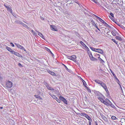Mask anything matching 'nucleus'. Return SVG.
<instances>
[{"instance_id":"f704fd0d","label":"nucleus","mask_w":125,"mask_h":125,"mask_svg":"<svg viewBox=\"0 0 125 125\" xmlns=\"http://www.w3.org/2000/svg\"><path fill=\"white\" fill-rule=\"evenodd\" d=\"M111 33L112 35L114 36H115L116 35V33L113 31H112L111 32Z\"/></svg>"},{"instance_id":"4d7b16f0","label":"nucleus","mask_w":125,"mask_h":125,"mask_svg":"<svg viewBox=\"0 0 125 125\" xmlns=\"http://www.w3.org/2000/svg\"><path fill=\"white\" fill-rule=\"evenodd\" d=\"M40 18L42 20H44V18L42 17H41Z\"/></svg>"},{"instance_id":"bf43d9fd","label":"nucleus","mask_w":125,"mask_h":125,"mask_svg":"<svg viewBox=\"0 0 125 125\" xmlns=\"http://www.w3.org/2000/svg\"><path fill=\"white\" fill-rule=\"evenodd\" d=\"M92 1H93V2H94L95 3H96V2L95 0H91Z\"/></svg>"},{"instance_id":"a211bd4d","label":"nucleus","mask_w":125,"mask_h":125,"mask_svg":"<svg viewBox=\"0 0 125 125\" xmlns=\"http://www.w3.org/2000/svg\"><path fill=\"white\" fill-rule=\"evenodd\" d=\"M94 81L96 83L99 84L100 83H101V82L102 81H101L98 80H95Z\"/></svg>"},{"instance_id":"4be33fe9","label":"nucleus","mask_w":125,"mask_h":125,"mask_svg":"<svg viewBox=\"0 0 125 125\" xmlns=\"http://www.w3.org/2000/svg\"><path fill=\"white\" fill-rule=\"evenodd\" d=\"M37 32L38 33V35L39 36H40L43 39H44V37L43 36V35L42 33H41L37 31Z\"/></svg>"},{"instance_id":"f03ea898","label":"nucleus","mask_w":125,"mask_h":125,"mask_svg":"<svg viewBox=\"0 0 125 125\" xmlns=\"http://www.w3.org/2000/svg\"><path fill=\"white\" fill-rule=\"evenodd\" d=\"M67 58L75 62V59L76 58V57L74 55H73L71 56H67Z\"/></svg>"},{"instance_id":"20e7f679","label":"nucleus","mask_w":125,"mask_h":125,"mask_svg":"<svg viewBox=\"0 0 125 125\" xmlns=\"http://www.w3.org/2000/svg\"><path fill=\"white\" fill-rule=\"evenodd\" d=\"M50 27L52 31H57L58 29L55 26L53 25H51Z\"/></svg>"},{"instance_id":"7ed1b4c3","label":"nucleus","mask_w":125,"mask_h":125,"mask_svg":"<svg viewBox=\"0 0 125 125\" xmlns=\"http://www.w3.org/2000/svg\"><path fill=\"white\" fill-rule=\"evenodd\" d=\"M59 98L60 100L62 101L65 104H67L68 103L67 101L65 98L61 96H60Z\"/></svg>"},{"instance_id":"774afa93","label":"nucleus","mask_w":125,"mask_h":125,"mask_svg":"<svg viewBox=\"0 0 125 125\" xmlns=\"http://www.w3.org/2000/svg\"><path fill=\"white\" fill-rule=\"evenodd\" d=\"M94 16L95 17H96L97 16L96 15H94Z\"/></svg>"},{"instance_id":"dca6fc26","label":"nucleus","mask_w":125,"mask_h":125,"mask_svg":"<svg viewBox=\"0 0 125 125\" xmlns=\"http://www.w3.org/2000/svg\"><path fill=\"white\" fill-rule=\"evenodd\" d=\"M85 117L89 121H92V120L91 117L86 114L85 116Z\"/></svg>"},{"instance_id":"4c0bfd02","label":"nucleus","mask_w":125,"mask_h":125,"mask_svg":"<svg viewBox=\"0 0 125 125\" xmlns=\"http://www.w3.org/2000/svg\"><path fill=\"white\" fill-rule=\"evenodd\" d=\"M52 97L55 100L56 99V98L57 97L54 95H52Z\"/></svg>"},{"instance_id":"13d9d810","label":"nucleus","mask_w":125,"mask_h":125,"mask_svg":"<svg viewBox=\"0 0 125 125\" xmlns=\"http://www.w3.org/2000/svg\"><path fill=\"white\" fill-rule=\"evenodd\" d=\"M109 32L108 31H107V32L106 33L107 34H108V35H109V32Z\"/></svg>"},{"instance_id":"2f4dec72","label":"nucleus","mask_w":125,"mask_h":125,"mask_svg":"<svg viewBox=\"0 0 125 125\" xmlns=\"http://www.w3.org/2000/svg\"><path fill=\"white\" fill-rule=\"evenodd\" d=\"M104 88L105 89V91L107 93V92H108L106 85L105 86Z\"/></svg>"},{"instance_id":"603ef678","label":"nucleus","mask_w":125,"mask_h":125,"mask_svg":"<svg viewBox=\"0 0 125 125\" xmlns=\"http://www.w3.org/2000/svg\"><path fill=\"white\" fill-rule=\"evenodd\" d=\"M46 50L48 52H49L50 51V50L48 48H46Z\"/></svg>"},{"instance_id":"a19ab883","label":"nucleus","mask_w":125,"mask_h":125,"mask_svg":"<svg viewBox=\"0 0 125 125\" xmlns=\"http://www.w3.org/2000/svg\"><path fill=\"white\" fill-rule=\"evenodd\" d=\"M86 87L87 88V89L88 91L89 92L91 93V91L90 90V89H89L87 87Z\"/></svg>"},{"instance_id":"e2e57ef3","label":"nucleus","mask_w":125,"mask_h":125,"mask_svg":"<svg viewBox=\"0 0 125 125\" xmlns=\"http://www.w3.org/2000/svg\"><path fill=\"white\" fill-rule=\"evenodd\" d=\"M49 52H50L51 54H53V53H52V52L51 51H50Z\"/></svg>"},{"instance_id":"3c124183","label":"nucleus","mask_w":125,"mask_h":125,"mask_svg":"<svg viewBox=\"0 0 125 125\" xmlns=\"http://www.w3.org/2000/svg\"><path fill=\"white\" fill-rule=\"evenodd\" d=\"M35 96L36 97V98H39L40 97L38 95H35Z\"/></svg>"},{"instance_id":"72a5a7b5","label":"nucleus","mask_w":125,"mask_h":125,"mask_svg":"<svg viewBox=\"0 0 125 125\" xmlns=\"http://www.w3.org/2000/svg\"><path fill=\"white\" fill-rule=\"evenodd\" d=\"M112 119L114 120H115L117 119L116 117L114 116H113L111 117Z\"/></svg>"},{"instance_id":"f3484780","label":"nucleus","mask_w":125,"mask_h":125,"mask_svg":"<svg viewBox=\"0 0 125 125\" xmlns=\"http://www.w3.org/2000/svg\"><path fill=\"white\" fill-rule=\"evenodd\" d=\"M102 118L105 122H108L107 119L105 116H103Z\"/></svg>"},{"instance_id":"6ab92c4d","label":"nucleus","mask_w":125,"mask_h":125,"mask_svg":"<svg viewBox=\"0 0 125 125\" xmlns=\"http://www.w3.org/2000/svg\"><path fill=\"white\" fill-rule=\"evenodd\" d=\"M99 84H100L103 88L106 86V84L102 81Z\"/></svg>"},{"instance_id":"c03bdc74","label":"nucleus","mask_w":125,"mask_h":125,"mask_svg":"<svg viewBox=\"0 0 125 125\" xmlns=\"http://www.w3.org/2000/svg\"><path fill=\"white\" fill-rule=\"evenodd\" d=\"M11 53L12 54H14L15 55V53H16V52H15V51H13L12 50V51L11 52Z\"/></svg>"},{"instance_id":"7c9ffc66","label":"nucleus","mask_w":125,"mask_h":125,"mask_svg":"<svg viewBox=\"0 0 125 125\" xmlns=\"http://www.w3.org/2000/svg\"><path fill=\"white\" fill-rule=\"evenodd\" d=\"M86 114L84 113H81L80 114V115L81 116H83L85 117Z\"/></svg>"},{"instance_id":"4468645a","label":"nucleus","mask_w":125,"mask_h":125,"mask_svg":"<svg viewBox=\"0 0 125 125\" xmlns=\"http://www.w3.org/2000/svg\"><path fill=\"white\" fill-rule=\"evenodd\" d=\"M96 52H98L101 54H103L104 53L103 51V50L102 49H96Z\"/></svg>"},{"instance_id":"338daca9","label":"nucleus","mask_w":125,"mask_h":125,"mask_svg":"<svg viewBox=\"0 0 125 125\" xmlns=\"http://www.w3.org/2000/svg\"><path fill=\"white\" fill-rule=\"evenodd\" d=\"M19 21H17V23H19V22H18Z\"/></svg>"},{"instance_id":"0eeeda50","label":"nucleus","mask_w":125,"mask_h":125,"mask_svg":"<svg viewBox=\"0 0 125 125\" xmlns=\"http://www.w3.org/2000/svg\"><path fill=\"white\" fill-rule=\"evenodd\" d=\"M113 21L120 27L123 28L124 27L123 25L120 24V23H119L117 21H116L115 20Z\"/></svg>"},{"instance_id":"69168bd1","label":"nucleus","mask_w":125,"mask_h":125,"mask_svg":"<svg viewBox=\"0 0 125 125\" xmlns=\"http://www.w3.org/2000/svg\"><path fill=\"white\" fill-rule=\"evenodd\" d=\"M3 107H0V109H3Z\"/></svg>"},{"instance_id":"f257e3e1","label":"nucleus","mask_w":125,"mask_h":125,"mask_svg":"<svg viewBox=\"0 0 125 125\" xmlns=\"http://www.w3.org/2000/svg\"><path fill=\"white\" fill-rule=\"evenodd\" d=\"M13 83L10 81L7 82L6 84V87L8 88H11L12 86Z\"/></svg>"},{"instance_id":"39448f33","label":"nucleus","mask_w":125,"mask_h":125,"mask_svg":"<svg viewBox=\"0 0 125 125\" xmlns=\"http://www.w3.org/2000/svg\"><path fill=\"white\" fill-rule=\"evenodd\" d=\"M14 44L18 48H19L25 51H26L24 48L21 45L18 43H15Z\"/></svg>"},{"instance_id":"c756f323","label":"nucleus","mask_w":125,"mask_h":125,"mask_svg":"<svg viewBox=\"0 0 125 125\" xmlns=\"http://www.w3.org/2000/svg\"><path fill=\"white\" fill-rule=\"evenodd\" d=\"M109 105H110V106L113 108H114V107H115L114 105L111 102L109 104Z\"/></svg>"},{"instance_id":"393cba45","label":"nucleus","mask_w":125,"mask_h":125,"mask_svg":"<svg viewBox=\"0 0 125 125\" xmlns=\"http://www.w3.org/2000/svg\"><path fill=\"white\" fill-rule=\"evenodd\" d=\"M81 80H82V81L83 82V85H84V86H85V85L86 84V83L85 81L82 78H81Z\"/></svg>"},{"instance_id":"5701e85b","label":"nucleus","mask_w":125,"mask_h":125,"mask_svg":"<svg viewBox=\"0 0 125 125\" xmlns=\"http://www.w3.org/2000/svg\"><path fill=\"white\" fill-rule=\"evenodd\" d=\"M98 100H100L101 102H102L103 103H104V102L105 101L101 97H98Z\"/></svg>"},{"instance_id":"b1692460","label":"nucleus","mask_w":125,"mask_h":125,"mask_svg":"<svg viewBox=\"0 0 125 125\" xmlns=\"http://www.w3.org/2000/svg\"><path fill=\"white\" fill-rule=\"evenodd\" d=\"M6 49L8 51H9L10 52H11L12 51V49H11L9 47H6Z\"/></svg>"},{"instance_id":"864d4df0","label":"nucleus","mask_w":125,"mask_h":125,"mask_svg":"<svg viewBox=\"0 0 125 125\" xmlns=\"http://www.w3.org/2000/svg\"><path fill=\"white\" fill-rule=\"evenodd\" d=\"M18 22H19V24H21L22 25L24 23H23L20 21H19Z\"/></svg>"},{"instance_id":"052dcab7","label":"nucleus","mask_w":125,"mask_h":125,"mask_svg":"<svg viewBox=\"0 0 125 125\" xmlns=\"http://www.w3.org/2000/svg\"><path fill=\"white\" fill-rule=\"evenodd\" d=\"M49 94L52 97V95H51V93H49Z\"/></svg>"},{"instance_id":"37998d69","label":"nucleus","mask_w":125,"mask_h":125,"mask_svg":"<svg viewBox=\"0 0 125 125\" xmlns=\"http://www.w3.org/2000/svg\"><path fill=\"white\" fill-rule=\"evenodd\" d=\"M89 57L90 59H91L93 57L92 54H90V55H89Z\"/></svg>"},{"instance_id":"c9c22d12","label":"nucleus","mask_w":125,"mask_h":125,"mask_svg":"<svg viewBox=\"0 0 125 125\" xmlns=\"http://www.w3.org/2000/svg\"><path fill=\"white\" fill-rule=\"evenodd\" d=\"M103 103H104L105 104L107 105H109V104H108V103L107 102H106V101H104Z\"/></svg>"},{"instance_id":"f8f14e48","label":"nucleus","mask_w":125,"mask_h":125,"mask_svg":"<svg viewBox=\"0 0 125 125\" xmlns=\"http://www.w3.org/2000/svg\"><path fill=\"white\" fill-rule=\"evenodd\" d=\"M91 22H92V23L93 26L95 27L100 32H101V30L98 28V27L96 25L95 23L93 21H91Z\"/></svg>"},{"instance_id":"9d476101","label":"nucleus","mask_w":125,"mask_h":125,"mask_svg":"<svg viewBox=\"0 0 125 125\" xmlns=\"http://www.w3.org/2000/svg\"><path fill=\"white\" fill-rule=\"evenodd\" d=\"M4 6L7 8V10L9 11L10 12H11L12 10L10 9L9 7L7 4H4Z\"/></svg>"},{"instance_id":"ddd939ff","label":"nucleus","mask_w":125,"mask_h":125,"mask_svg":"<svg viewBox=\"0 0 125 125\" xmlns=\"http://www.w3.org/2000/svg\"><path fill=\"white\" fill-rule=\"evenodd\" d=\"M80 43L84 47H85L87 49H89L88 47L82 41H80Z\"/></svg>"},{"instance_id":"0e129e2a","label":"nucleus","mask_w":125,"mask_h":125,"mask_svg":"<svg viewBox=\"0 0 125 125\" xmlns=\"http://www.w3.org/2000/svg\"><path fill=\"white\" fill-rule=\"evenodd\" d=\"M100 59L101 60H100L101 61H104L101 59L100 58Z\"/></svg>"},{"instance_id":"6e6552de","label":"nucleus","mask_w":125,"mask_h":125,"mask_svg":"<svg viewBox=\"0 0 125 125\" xmlns=\"http://www.w3.org/2000/svg\"><path fill=\"white\" fill-rule=\"evenodd\" d=\"M110 71H111V73L114 76V77L115 79L117 80V81H116L118 83L119 82V80L116 77V76L115 75V74L114 73V72L111 70H110Z\"/></svg>"},{"instance_id":"2eb2a0df","label":"nucleus","mask_w":125,"mask_h":125,"mask_svg":"<svg viewBox=\"0 0 125 125\" xmlns=\"http://www.w3.org/2000/svg\"><path fill=\"white\" fill-rule=\"evenodd\" d=\"M47 71L49 73H50L52 75L54 76L55 74V73L53 72L50 70H47Z\"/></svg>"},{"instance_id":"09e8293b","label":"nucleus","mask_w":125,"mask_h":125,"mask_svg":"<svg viewBox=\"0 0 125 125\" xmlns=\"http://www.w3.org/2000/svg\"><path fill=\"white\" fill-rule=\"evenodd\" d=\"M112 40L115 43H116L117 44V42H116L115 40L114 39H112Z\"/></svg>"},{"instance_id":"423d86ee","label":"nucleus","mask_w":125,"mask_h":125,"mask_svg":"<svg viewBox=\"0 0 125 125\" xmlns=\"http://www.w3.org/2000/svg\"><path fill=\"white\" fill-rule=\"evenodd\" d=\"M99 20L101 22L103 23L106 27H109V25H108L101 18H99Z\"/></svg>"},{"instance_id":"9b49d317","label":"nucleus","mask_w":125,"mask_h":125,"mask_svg":"<svg viewBox=\"0 0 125 125\" xmlns=\"http://www.w3.org/2000/svg\"><path fill=\"white\" fill-rule=\"evenodd\" d=\"M95 94L97 96L99 97H101L102 95V94L98 91L96 92Z\"/></svg>"},{"instance_id":"ea45409f","label":"nucleus","mask_w":125,"mask_h":125,"mask_svg":"<svg viewBox=\"0 0 125 125\" xmlns=\"http://www.w3.org/2000/svg\"><path fill=\"white\" fill-rule=\"evenodd\" d=\"M10 44L12 47H14V45L12 43L10 42Z\"/></svg>"},{"instance_id":"a878e982","label":"nucleus","mask_w":125,"mask_h":125,"mask_svg":"<svg viewBox=\"0 0 125 125\" xmlns=\"http://www.w3.org/2000/svg\"><path fill=\"white\" fill-rule=\"evenodd\" d=\"M90 48L93 51H94L95 52H96V49H95L94 48H93L92 47H90Z\"/></svg>"},{"instance_id":"aec40b11","label":"nucleus","mask_w":125,"mask_h":125,"mask_svg":"<svg viewBox=\"0 0 125 125\" xmlns=\"http://www.w3.org/2000/svg\"><path fill=\"white\" fill-rule=\"evenodd\" d=\"M115 38L116 39L118 40L119 41H122V39L120 36H116L115 37Z\"/></svg>"},{"instance_id":"cd10ccee","label":"nucleus","mask_w":125,"mask_h":125,"mask_svg":"<svg viewBox=\"0 0 125 125\" xmlns=\"http://www.w3.org/2000/svg\"><path fill=\"white\" fill-rule=\"evenodd\" d=\"M105 101H106V102H107L109 104L111 102L107 98L105 99Z\"/></svg>"},{"instance_id":"8fccbe9b","label":"nucleus","mask_w":125,"mask_h":125,"mask_svg":"<svg viewBox=\"0 0 125 125\" xmlns=\"http://www.w3.org/2000/svg\"><path fill=\"white\" fill-rule=\"evenodd\" d=\"M88 54L89 55H90V54H92L91 52L90 51H89L88 52Z\"/></svg>"},{"instance_id":"5fc2aeb1","label":"nucleus","mask_w":125,"mask_h":125,"mask_svg":"<svg viewBox=\"0 0 125 125\" xmlns=\"http://www.w3.org/2000/svg\"><path fill=\"white\" fill-rule=\"evenodd\" d=\"M100 115L102 117H103V116H104V115L102 114H100Z\"/></svg>"},{"instance_id":"49530a36","label":"nucleus","mask_w":125,"mask_h":125,"mask_svg":"<svg viewBox=\"0 0 125 125\" xmlns=\"http://www.w3.org/2000/svg\"><path fill=\"white\" fill-rule=\"evenodd\" d=\"M102 33H101L100 32H98L97 33V34L99 36H101V34Z\"/></svg>"},{"instance_id":"c85d7f7f","label":"nucleus","mask_w":125,"mask_h":125,"mask_svg":"<svg viewBox=\"0 0 125 125\" xmlns=\"http://www.w3.org/2000/svg\"><path fill=\"white\" fill-rule=\"evenodd\" d=\"M55 100L59 103H60L61 102V100L60 99H59L57 97L56 98Z\"/></svg>"},{"instance_id":"680f3d73","label":"nucleus","mask_w":125,"mask_h":125,"mask_svg":"<svg viewBox=\"0 0 125 125\" xmlns=\"http://www.w3.org/2000/svg\"><path fill=\"white\" fill-rule=\"evenodd\" d=\"M96 18H97L98 20H99V18H100L99 17H98V16H97Z\"/></svg>"},{"instance_id":"473e14b6","label":"nucleus","mask_w":125,"mask_h":125,"mask_svg":"<svg viewBox=\"0 0 125 125\" xmlns=\"http://www.w3.org/2000/svg\"><path fill=\"white\" fill-rule=\"evenodd\" d=\"M23 27H24L26 28H28V26L27 25H26L25 24H24V23H23V24L22 25Z\"/></svg>"},{"instance_id":"de8ad7c7","label":"nucleus","mask_w":125,"mask_h":125,"mask_svg":"<svg viewBox=\"0 0 125 125\" xmlns=\"http://www.w3.org/2000/svg\"><path fill=\"white\" fill-rule=\"evenodd\" d=\"M64 66V67L66 69V70L68 71V70H69V69L66 66H65V65L63 64Z\"/></svg>"},{"instance_id":"bb28decb","label":"nucleus","mask_w":125,"mask_h":125,"mask_svg":"<svg viewBox=\"0 0 125 125\" xmlns=\"http://www.w3.org/2000/svg\"><path fill=\"white\" fill-rule=\"evenodd\" d=\"M91 60L92 61H96L97 60V59L93 57V58H92L91 59Z\"/></svg>"},{"instance_id":"58836bf2","label":"nucleus","mask_w":125,"mask_h":125,"mask_svg":"<svg viewBox=\"0 0 125 125\" xmlns=\"http://www.w3.org/2000/svg\"><path fill=\"white\" fill-rule=\"evenodd\" d=\"M92 121H88V125H92L91 122H92Z\"/></svg>"},{"instance_id":"6e6d98bb","label":"nucleus","mask_w":125,"mask_h":125,"mask_svg":"<svg viewBox=\"0 0 125 125\" xmlns=\"http://www.w3.org/2000/svg\"><path fill=\"white\" fill-rule=\"evenodd\" d=\"M95 125H98L97 124L96 122L95 121L94 123Z\"/></svg>"},{"instance_id":"412c9836","label":"nucleus","mask_w":125,"mask_h":125,"mask_svg":"<svg viewBox=\"0 0 125 125\" xmlns=\"http://www.w3.org/2000/svg\"><path fill=\"white\" fill-rule=\"evenodd\" d=\"M15 55L19 57H22V56L21 54L17 52H16V53H15Z\"/></svg>"},{"instance_id":"a18cd8bd","label":"nucleus","mask_w":125,"mask_h":125,"mask_svg":"<svg viewBox=\"0 0 125 125\" xmlns=\"http://www.w3.org/2000/svg\"><path fill=\"white\" fill-rule=\"evenodd\" d=\"M11 53L12 54H14L15 55V53H16V52H15V51H13L12 50V51L11 52Z\"/></svg>"},{"instance_id":"e433bc0d","label":"nucleus","mask_w":125,"mask_h":125,"mask_svg":"<svg viewBox=\"0 0 125 125\" xmlns=\"http://www.w3.org/2000/svg\"><path fill=\"white\" fill-rule=\"evenodd\" d=\"M114 13L113 14L111 12L110 13V14L111 16H112V17L114 18Z\"/></svg>"},{"instance_id":"79ce46f5","label":"nucleus","mask_w":125,"mask_h":125,"mask_svg":"<svg viewBox=\"0 0 125 125\" xmlns=\"http://www.w3.org/2000/svg\"><path fill=\"white\" fill-rule=\"evenodd\" d=\"M18 65L19 66H20V67H22L23 66L22 65V64H21L20 63H18Z\"/></svg>"},{"instance_id":"1a4fd4ad","label":"nucleus","mask_w":125,"mask_h":125,"mask_svg":"<svg viewBox=\"0 0 125 125\" xmlns=\"http://www.w3.org/2000/svg\"><path fill=\"white\" fill-rule=\"evenodd\" d=\"M45 86L49 90H50L52 91L53 90H54V89L53 88L50 86L47 83L45 85Z\"/></svg>"}]
</instances>
